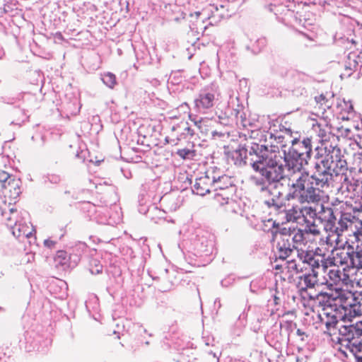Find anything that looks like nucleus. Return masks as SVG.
<instances>
[{"label": "nucleus", "mask_w": 362, "mask_h": 362, "mask_svg": "<svg viewBox=\"0 0 362 362\" xmlns=\"http://www.w3.org/2000/svg\"><path fill=\"white\" fill-rule=\"evenodd\" d=\"M103 81L107 86L112 88L117 83L116 76L115 74L108 72L105 74Z\"/></svg>", "instance_id": "nucleus-26"}, {"label": "nucleus", "mask_w": 362, "mask_h": 362, "mask_svg": "<svg viewBox=\"0 0 362 362\" xmlns=\"http://www.w3.org/2000/svg\"><path fill=\"white\" fill-rule=\"evenodd\" d=\"M303 262L307 263L305 264V267H307L305 271L308 270L310 272L299 276L297 288L302 298L304 299H313L315 298V296H313L311 293H307V291L309 289H313L317 284L318 272L315 271V269L320 267L319 259H316L312 255H307Z\"/></svg>", "instance_id": "nucleus-3"}, {"label": "nucleus", "mask_w": 362, "mask_h": 362, "mask_svg": "<svg viewBox=\"0 0 362 362\" xmlns=\"http://www.w3.org/2000/svg\"><path fill=\"white\" fill-rule=\"evenodd\" d=\"M230 195L228 192H217L215 194L214 201L218 205L223 206L228 204Z\"/></svg>", "instance_id": "nucleus-24"}, {"label": "nucleus", "mask_w": 362, "mask_h": 362, "mask_svg": "<svg viewBox=\"0 0 362 362\" xmlns=\"http://www.w3.org/2000/svg\"><path fill=\"white\" fill-rule=\"evenodd\" d=\"M216 100L214 92L204 90L194 100V107L199 111L205 112L214 107Z\"/></svg>", "instance_id": "nucleus-10"}, {"label": "nucleus", "mask_w": 362, "mask_h": 362, "mask_svg": "<svg viewBox=\"0 0 362 362\" xmlns=\"http://www.w3.org/2000/svg\"><path fill=\"white\" fill-rule=\"evenodd\" d=\"M303 35L305 36L306 37H308V39L310 40H312L311 38H310L306 34L303 33Z\"/></svg>", "instance_id": "nucleus-37"}, {"label": "nucleus", "mask_w": 362, "mask_h": 362, "mask_svg": "<svg viewBox=\"0 0 362 362\" xmlns=\"http://www.w3.org/2000/svg\"><path fill=\"white\" fill-rule=\"evenodd\" d=\"M71 255L68 254L65 250H58L54 257V261L57 267H62L64 269L74 267L77 264V261L74 262L71 261Z\"/></svg>", "instance_id": "nucleus-14"}, {"label": "nucleus", "mask_w": 362, "mask_h": 362, "mask_svg": "<svg viewBox=\"0 0 362 362\" xmlns=\"http://www.w3.org/2000/svg\"><path fill=\"white\" fill-rule=\"evenodd\" d=\"M232 187L231 179L226 175L221 176L217 180L215 178V181L213 183L214 191L228 192L227 190Z\"/></svg>", "instance_id": "nucleus-20"}, {"label": "nucleus", "mask_w": 362, "mask_h": 362, "mask_svg": "<svg viewBox=\"0 0 362 362\" xmlns=\"http://www.w3.org/2000/svg\"><path fill=\"white\" fill-rule=\"evenodd\" d=\"M56 243H57L56 241H54L50 239H47V240H45V241H44V245L49 249L54 248Z\"/></svg>", "instance_id": "nucleus-29"}, {"label": "nucleus", "mask_w": 362, "mask_h": 362, "mask_svg": "<svg viewBox=\"0 0 362 362\" xmlns=\"http://www.w3.org/2000/svg\"><path fill=\"white\" fill-rule=\"evenodd\" d=\"M333 342L339 343L341 345L340 349L344 347L356 357L357 362H362V339L340 337L337 336L333 339Z\"/></svg>", "instance_id": "nucleus-8"}, {"label": "nucleus", "mask_w": 362, "mask_h": 362, "mask_svg": "<svg viewBox=\"0 0 362 362\" xmlns=\"http://www.w3.org/2000/svg\"><path fill=\"white\" fill-rule=\"evenodd\" d=\"M308 158L301 156H296L295 155H291L288 152V155L286 158V164L289 169L293 170V172L300 171L303 166L308 164Z\"/></svg>", "instance_id": "nucleus-16"}, {"label": "nucleus", "mask_w": 362, "mask_h": 362, "mask_svg": "<svg viewBox=\"0 0 362 362\" xmlns=\"http://www.w3.org/2000/svg\"><path fill=\"white\" fill-rule=\"evenodd\" d=\"M361 274H358L354 268L346 267L343 268L342 270L337 268H333L328 272L329 280L332 284H335L336 287H341L344 286L347 288L349 286H352L353 284H356L359 287H362V279L360 276Z\"/></svg>", "instance_id": "nucleus-6"}, {"label": "nucleus", "mask_w": 362, "mask_h": 362, "mask_svg": "<svg viewBox=\"0 0 362 362\" xmlns=\"http://www.w3.org/2000/svg\"><path fill=\"white\" fill-rule=\"evenodd\" d=\"M252 166L255 171L259 172L268 182H278L284 177V169L281 165L273 162L269 164L267 159L254 161Z\"/></svg>", "instance_id": "nucleus-7"}, {"label": "nucleus", "mask_w": 362, "mask_h": 362, "mask_svg": "<svg viewBox=\"0 0 362 362\" xmlns=\"http://www.w3.org/2000/svg\"><path fill=\"white\" fill-rule=\"evenodd\" d=\"M286 211L288 220L292 221H296L302 216L305 217V214L311 215L315 214L311 207H299L293 205L291 208L287 209Z\"/></svg>", "instance_id": "nucleus-15"}, {"label": "nucleus", "mask_w": 362, "mask_h": 362, "mask_svg": "<svg viewBox=\"0 0 362 362\" xmlns=\"http://www.w3.org/2000/svg\"><path fill=\"white\" fill-rule=\"evenodd\" d=\"M7 189L4 190L5 197L8 196L11 200L16 199L21 194V188L14 180L10 178L6 183Z\"/></svg>", "instance_id": "nucleus-22"}, {"label": "nucleus", "mask_w": 362, "mask_h": 362, "mask_svg": "<svg viewBox=\"0 0 362 362\" xmlns=\"http://www.w3.org/2000/svg\"><path fill=\"white\" fill-rule=\"evenodd\" d=\"M329 299L337 301L344 311V320L351 321L352 318L362 315V307L355 293L348 288L335 287L325 293Z\"/></svg>", "instance_id": "nucleus-2"}, {"label": "nucleus", "mask_w": 362, "mask_h": 362, "mask_svg": "<svg viewBox=\"0 0 362 362\" xmlns=\"http://www.w3.org/2000/svg\"><path fill=\"white\" fill-rule=\"evenodd\" d=\"M305 231H309L310 232V237L311 236H316V235H318L320 234V231L319 230L317 229H311L310 228L309 230H305ZM311 240H313L311 238H310Z\"/></svg>", "instance_id": "nucleus-30"}, {"label": "nucleus", "mask_w": 362, "mask_h": 362, "mask_svg": "<svg viewBox=\"0 0 362 362\" xmlns=\"http://www.w3.org/2000/svg\"><path fill=\"white\" fill-rule=\"evenodd\" d=\"M247 155V149L241 146H239V147L232 153L233 158L235 160L236 164H241L242 163H246Z\"/></svg>", "instance_id": "nucleus-23"}, {"label": "nucleus", "mask_w": 362, "mask_h": 362, "mask_svg": "<svg viewBox=\"0 0 362 362\" xmlns=\"http://www.w3.org/2000/svg\"><path fill=\"white\" fill-rule=\"evenodd\" d=\"M288 238H291L294 247H298L301 244L305 245L308 240L313 241L310 239V232L302 230H293L292 233L288 234Z\"/></svg>", "instance_id": "nucleus-17"}, {"label": "nucleus", "mask_w": 362, "mask_h": 362, "mask_svg": "<svg viewBox=\"0 0 362 362\" xmlns=\"http://www.w3.org/2000/svg\"><path fill=\"white\" fill-rule=\"evenodd\" d=\"M312 124L313 130L317 134L320 141V146L316 148V157L323 158L325 154H333L340 153V149L332 144L329 145V141L331 138H334V135L331 133V128L323 119H320L319 121L313 119Z\"/></svg>", "instance_id": "nucleus-4"}, {"label": "nucleus", "mask_w": 362, "mask_h": 362, "mask_svg": "<svg viewBox=\"0 0 362 362\" xmlns=\"http://www.w3.org/2000/svg\"><path fill=\"white\" fill-rule=\"evenodd\" d=\"M351 254L344 250H335L332 252V257L327 261L330 265L343 266L347 264L349 260L351 262Z\"/></svg>", "instance_id": "nucleus-12"}, {"label": "nucleus", "mask_w": 362, "mask_h": 362, "mask_svg": "<svg viewBox=\"0 0 362 362\" xmlns=\"http://www.w3.org/2000/svg\"><path fill=\"white\" fill-rule=\"evenodd\" d=\"M327 320L325 322L327 329L325 331V333L327 334L333 341V339H336L337 336L341 337V334L339 333L341 328L336 327L338 321L335 316L332 315L330 317L327 316Z\"/></svg>", "instance_id": "nucleus-18"}, {"label": "nucleus", "mask_w": 362, "mask_h": 362, "mask_svg": "<svg viewBox=\"0 0 362 362\" xmlns=\"http://www.w3.org/2000/svg\"><path fill=\"white\" fill-rule=\"evenodd\" d=\"M296 324L292 320H283L281 323V329H285L288 333L292 332Z\"/></svg>", "instance_id": "nucleus-27"}, {"label": "nucleus", "mask_w": 362, "mask_h": 362, "mask_svg": "<svg viewBox=\"0 0 362 362\" xmlns=\"http://www.w3.org/2000/svg\"><path fill=\"white\" fill-rule=\"evenodd\" d=\"M177 154L181 158L185 159L194 156V151L187 148H182L177 150Z\"/></svg>", "instance_id": "nucleus-28"}, {"label": "nucleus", "mask_w": 362, "mask_h": 362, "mask_svg": "<svg viewBox=\"0 0 362 362\" xmlns=\"http://www.w3.org/2000/svg\"><path fill=\"white\" fill-rule=\"evenodd\" d=\"M303 260L302 257H298V259L287 260L281 264H276L274 273L276 284L286 285L293 282L295 275L307 269V263Z\"/></svg>", "instance_id": "nucleus-5"}, {"label": "nucleus", "mask_w": 362, "mask_h": 362, "mask_svg": "<svg viewBox=\"0 0 362 362\" xmlns=\"http://www.w3.org/2000/svg\"><path fill=\"white\" fill-rule=\"evenodd\" d=\"M278 245L279 246V258L283 259V262H286L285 259L289 257V256L293 252V250L291 249L290 245L286 247L285 243L281 245L279 243Z\"/></svg>", "instance_id": "nucleus-25"}, {"label": "nucleus", "mask_w": 362, "mask_h": 362, "mask_svg": "<svg viewBox=\"0 0 362 362\" xmlns=\"http://www.w3.org/2000/svg\"><path fill=\"white\" fill-rule=\"evenodd\" d=\"M351 268L361 274L360 276L362 279V243L361 245H357L356 252L351 254Z\"/></svg>", "instance_id": "nucleus-19"}, {"label": "nucleus", "mask_w": 362, "mask_h": 362, "mask_svg": "<svg viewBox=\"0 0 362 362\" xmlns=\"http://www.w3.org/2000/svg\"><path fill=\"white\" fill-rule=\"evenodd\" d=\"M280 236H281V238H282V240H283V241H284V235L280 234Z\"/></svg>", "instance_id": "nucleus-36"}, {"label": "nucleus", "mask_w": 362, "mask_h": 362, "mask_svg": "<svg viewBox=\"0 0 362 362\" xmlns=\"http://www.w3.org/2000/svg\"><path fill=\"white\" fill-rule=\"evenodd\" d=\"M297 334L301 337V340H304V337H308L305 332H303L301 329H298L296 331Z\"/></svg>", "instance_id": "nucleus-31"}, {"label": "nucleus", "mask_w": 362, "mask_h": 362, "mask_svg": "<svg viewBox=\"0 0 362 362\" xmlns=\"http://www.w3.org/2000/svg\"><path fill=\"white\" fill-rule=\"evenodd\" d=\"M186 130L187 131L188 134L191 136L194 135V131L191 129L189 127L186 128Z\"/></svg>", "instance_id": "nucleus-35"}, {"label": "nucleus", "mask_w": 362, "mask_h": 362, "mask_svg": "<svg viewBox=\"0 0 362 362\" xmlns=\"http://www.w3.org/2000/svg\"><path fill=\"white\" fill-rule=\"evenodd\" d=\"M339 333L341 334V337L347 338H358L362 337V321H358L354 325H345L341 327Z\"/></svg>", "instance_id": "nucleus-13"}, {"label": "nucleus", "mask_w": 362, "mask_h": 362, "mask_svg": "<svg viewBox=\"0 0 362 362\" xmlns=\"http://www.w3.org/2000/svg\"><path fill=\"white\" fill-rule=\"evenodd\" d=\"M214 123L215 120L209 117L202 118L200 120L194 122L195 125L198 127L201 132L204 134H207L209 132H213Z\"/></svg>", "instance_id": "nucleus-21"}, {"label": "nucleus", "mask_w": 362, "mask_h": 362, "mask_svg": "<svg viewBox=\"0 0 362 362\" xmlns=\"http://www.w3.org/2000/svg\"><path fill=\"white\" fill-rule=\"evenodd\" d=\"M315 100L317 103L322 104V102L325 100V97L323 95H320L317 97H315Z\"/></svg>", "instance_id": "nucleus-32"}, {"label": "nucleus", "mask_w": 362, "mask_h": 362, "mask_svg": "<svg viewBox=\"0 0 362 362\" xmlns=\"http://www.w3.org/2000/svg\"><path fill=\"white\" fill-rule=\"evenodd\" d=\"M54 36H55V37L58 38L60 40H64V36L62 35V34L60 32L56 33L54 34Z\"/></svg>", "instance_id": "nucleus-33"}, {"label": "nucleus", "mask_w": 362, "mask_h": 362, "mask_svg": "<svg viewBox=\"0 0 362 362\" xmlns=\"http://www.w3.org/2000/svg\"><path fill=\"white\" fill-rule=\"evenodd\" d=\"M289 152L291 155L303 156L309 159L312 152L311 139L310 138H305L302 141L293 140Z\"/></svg>", "instance_id": "nucleus-9"}, {"label": "nucleus", "mask_w": 362, "mask_h": 362, "mask_svg": "<svg viewBox=\"0 0 362 362\" xmlns=\"http://www.w3.org/2000/svg\"><path fill=\"white\" fill-rule=\"evenodd\" d=\"M214 181V176H210L208 173H206L195 180L192 190L194 193L198 195L204 196L210 192Z\"/></svg>", "instance_id": "nucleus-11"}, {"label": "nucleus", "mask_w": 362, "mask_h": 362, "mask_svg": "<svg viewBox=\"0 0 362 362\" xmlns=\"http://www.w3.org/2000/svg\"><path fill=\"white\" fill-rule=\"evenodd\" d=\"M320 158V164H315L316 172L313 175L301 173L291 185V191L286 195L287 201L297 198L301 204L316 203L323 198V189L329 187V181L332 176L330 170L334 160L332 154L329 153Z\"/></svg>", "instance_id": "nucleus-1"}, {"label": "nucleus", "mask_w": 362, "mask_h": 362, "mask_svg": "<svg viewBox=\"0 0 362 362\" xmlns=\"http://www.w3.org/2000/svg\"><path fill=\"white\" fill-rule=\"evenodd\" d=\"M200 15H201V12L200 11H196L194 13H191L190 16L191 17H194V16L195 18H198L200 16Z\"/></svg>", "instance_id": "nucleus-34"}, {"label": "nucleus", "mask_w": 362, "mask_h": 362, "mask_svg": "<svg viewBox=\"0 0 362 362\" xmlns=\"http://www.w3.org/2000/svg\"><path fill=\"white\" fill-rule=\"evenodd\" d=\"M341 351H342L344 354H346V350H341Z\"/></svg>", "instance_id": "nucleus-38"}]
</instances>
